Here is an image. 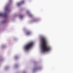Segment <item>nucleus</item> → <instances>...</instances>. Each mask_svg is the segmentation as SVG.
Instances as JSON below:
<instances>
[{
	"label": "nucleus",
	"instance_id": "0eeeda50",
	"mask_svg": "<svg viewBox=\"0 0 73 73\" xmlns=\"http://www.w3.org/2000/svg\"><path fill=\"white\" fill-rule=\"evenodd\" d=\"M19 17H20V19H21L22 18H23V17L22 15H20Z\"/></svg>",
	"mask_w": 73,
	"mask_h": 73
},
{
	"label": "nucleus",
	"instance_id": "423d86ee",
	"mask_svg": "<svg viewBox=\"0 0 73 73\" xmlns=\"http://www.w3.org/2000/svg\"><path fill=\"white\" fill-rule=\"evenodd\" d=\"M31 35V33L30 32H27L26 33V35Z\"/></svg>",
	"mask_w": 73,
	"mask_h": 73
},
{
	"label": "nucleus",
	"instance_id": "f257e3e1",
	"mask_svg": "<svg viewBox=\"0 0 73 73\" xmlns=\"http://www.w3.org/2000/svg\"><path fill=\"white\" fill-rule=\"evenodd\" d=\"M40 42L41 53H44L51 50V47L48 45V42L44 37H41L40 38Z\"/></svg>",
	"mask_w": 73,
	"mask_h": 73
},
{
	"label": "nucleus",
	"instance_id": "1a4fd4ad",
	"mask_svg": "<svg viewBox=\"0 0 73 73\" xmlns=\"http://www.w3.org/2000/svg\"><path fill=\"white\" fill-rule=\"evenodd\" d=\"M17 58V57H15V58Z\"/></svg>",
	"mask_w": 73,
	"mask_h": 73
},
{
	"label": "nucleus",
	"instance_id": "20e7f679",
	"mask_svg": "<svg viewBox=\"0 0 73 73\" xmlns=\"http://www.w3.org/2000/svg\"><path fill=\"white\" fill-rule=\"evenodd\" d=\"M0 16L3 17H7V14H3L0 13Z\"/></svg>",
	"mask_w": 73,
	"mask_h": 73
},
{
	"label": "nucleus",
	"instance_id": "7ed1b4c3",
	"mask_svg": "<svg viewBox=\"0 0 73 73\" xmlns=\"http://www.w3.org/2000/svg\"><path fill=\"white\" fill-rule=\"evenodd\" d=\"M5 10H6V12H9L10 11V10H9L8 8V5L6 6L5 8Z\"/></svg>",
	"mask_w": 73,
	"mask_h": 73
},
{
	"label": "nucleus",
	"instance_id": "f8f14e48",
	"mask_svg": "<svg viewBox=\"0 0 73 73\" xmlns=\"http://www.w3.org/2000/svg\"><path fill=\"white\" fill-rule=\"evenodd\" d=\"M11 1H10V2Z\"/></svg>",
	"mask_w": 73,
	"mask_h": 73
},
{
	"label": "nucleus",
	"instance_id": "f03ea898",
	"mask_svg": "<svg viewBox=\"0 0 73 73\" xmlns=\"http://www.w3.org/2000/svg\"><path fill=\"white\" fill-rule=\"evenodd\" d=\"M33 45V42H31L29 43L27 45L25 46L24 49L25 50L28 51L29 50L31 49L32 46Z\"/></svg>",
	"mask_w": 73,
	"mask_h": 73
},
{
	"label": "nucleus",
	"instance_id": "9d476101",
	"mask_svg": "<svg viewBox=\"0 0 73 73\" xmlns=\"http://www.w3.org/2000/svg\"><path fill=\"white\" fill-rule=\"evenodd\" d=\"M36 20H34V21H35Z\"/></svg>",
	"mask_w": 73,
	"mask_h": 73
},
{
	"label": "nucleus",
	"instance_id": "6e6552de",
	"mask_svg": "<svg viewBox=\"0 0 73 73\" xmlns=\"http://www.w3.org/2000/svg\"><path fill=\"white\" fill-rule=\"evenodd\" d=\"M32 16V15H29V16L30 17H31V16Z\"/></svg>",
	"mask_w": 73,
	"mask_h": 73
},
{
	"label": "nucleus",
	"instance_id": "39448f33",
	"mask_svg": "<svg viewBox=\"0 0 73 73\" xmlns=\"http://www.w3.org/2000/svg\"><path fill=\"white\" fill-rule=\"evenodd\" d=\"M24 3V1H22L20 3H17V6H19V5H20L21 4H23Z\"/></svg>",
	"mask_w": 73,
	"mask_h": 73
},
{
	"label": "nucleus",
	"instance_id": "9b49d317",
	"mask_svg": "<svg viewBox=\"0 0 73 73\" xmlns=\"http://www.w3.org/2000/svg\"><path fill=\"white\" fill-rule=\"evenodd\" d=\"M27 13H29V12H27Z\"/></svg>",
	"mask_w": 73,
	"mask_h": 73
}]
</instances>
